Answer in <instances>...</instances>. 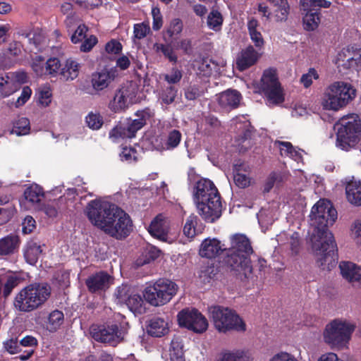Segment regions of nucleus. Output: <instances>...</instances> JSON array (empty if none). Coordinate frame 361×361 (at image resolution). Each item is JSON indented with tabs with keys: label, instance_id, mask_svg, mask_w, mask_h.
<instances>
[{
	"label": "nucleus",
	"instance_id": "obj_1",
	"mask_svg": "<svg viewBox=\"0 0 361 361\" xmlns=\"http://www.w3.org/2000/svg\"><path fill=\"white\" fill-rule=\"evenodd\" d=\"M85 214L92 224L117 240L126 238L133 230L130 216L109 201L101 199L90 201L85 208Z\"/></svg>",
	"mask_w": 361,
	"mask_h": 361
},
{
	"label": "nucleus",
	"instance_id": "obj_2",
	"mask_svg": "<svg viewBox=\"0 0 361 361\" xmlns=\"http://www.w3.org/2000/svg\"><path fill=\"white\" fill-rule=\"evenodd\" d=\"M230 241L226 264L236 274L249 278L252 270L250 256L253 252L250 240L243 234H235Z\"/></svg>",
	"mask_w": 361,
	"mask_h": 361
},
{
	"label": "nucleus",
	"instance_id": "obj_3",
	"mask_svg": "<svg viewBox=\"0 0 361 361\" xmlns=\"http://www.w3.org/2000/svg\"><path fill=\"white\" fill-rule=\"evenodd\" d=\"M50 294L51 288L47 283H32L16 294L13 305L18 311L29 312L42 306L47 300Z\"/></svg>",
	"mask_w": 361,
	"mask_h": 361
},
{
	"label": "nucleus",
	"instance_id": "obj_4",
	"mask_svg": "<svg viewBox=\"0 0 361 361\" xmlns=\"http://www.w3.org/2000/svg\"><path fill=\"white\" fill-rule=\"evenodd\" d=\"M336 147L348 152L355 149L361 140V120L357 114L342 117L336 125Z\"/></svg>",
	"mask_w": 361,
	"mask_h": 361
},
{
	"label": "nucleus",
	"instance_id": "obj_5",
	"mask_svg": "<svg viewBox=\"0 0 361 361\" xmlns=\"http://www.w3.org/2000/svg\"><path fill=\"white\" fill-rule=\"evenodd\" d=\"M355 95V90L350 84L336 81L325 88L321 105L325 110L338 111L353 100Z\"/></svg>",
	"mask_w": 361,
	"mask_h": 361
},
{
	"label": "nucleus",
	"instance_id": "obj_6",
	"mask_svg": "<svg viewBox=\"0 0 361 361\" xmlns=\"http://www.w3.org/2000/svg\"><path fill=\"white\" fill-rule=\"evenodd\" d=\"M355 324L348 320L336 319L325 326L323 339L325 343L332 349L343 350L348 348Z\"/></svg>",
	"mask_w": 361,
	"mask_h": 361
},
{
	"label": "nucleus",
	"instance_id": "obj_7",
	"mask_svg": "<svg viewBox=\"0 0 361 361\" xmlns=\"http://www.w3.org/2000/svg\"><path fill=\"white\" fill-rule=\"evenodd\" d=\"M209 311L214 326L218 332L226 334L231 331H246L245 322L235 311L219 305L211 307Z\"/></svg>",
	"mask_w": 361,
	"mask_h": 361
},
{
	"label": "nucleus",
	"instance_id": "obj_8",
	"mask_svg": "<svg viewBox=\"0 0 361 361\" xmlns=\"http://www.w3.org/2000/svg\"><path fill=\"white\" fill-rule=\"evenodd\" d=\"M178 288V286L174 281L160 279L145 288L143 296L151 305L162 306L171 301L177 294Z\"/></svg>",
	"mask_w": 361,
	"mask_h": 361
},
{
	"label": "nucleus",
	"instance_id": "obj_9",
	"mask_svg": "<svg viewBox=\"0 0 361 361\" xmlns=\"http://www.w3.org/2000/svg\"><path fill=\"white\" fill-rule=\"evenodd\" d=\"M154 111L147 108L141 111H137L134 119L128 118L125 123H121L114 128L109 133V138L114 142H118L121 140L126 138H133L136 133L140 130L147 123V121L153 117Z\"/></svg>",
	"mask_w": 361,
	"mask_h": 361
},
{
	"label": "nucleus",
	"instance_id": "obj_10",
	"mask_svg": "<svg viewBox=\"0 0 361 361\" xmlns=\"http://www.w3.org/2000/svg\"><path fill=\"white\" fill-rule=\"evenodd\" d=\"M92 337L97 341L115 346L122 341L128 333V324L121 322L102 325H92L90 329Z\"/></svg>",
	"mask_w": 361,
	"mask_h": 361
},
{
	"label": "nucleus",
	"instance_id": "obj_11",
	"mask_svg": "<svg viewBox=\"0 0 361 361\" xmlns=\"http://www.w3.org/2000/svg\"><path fill=\"white\" fill-rule=\"evenodd\" d=\"M309 216L310 227L328 228L336 221L337 212L331 202L321 199L312 207Z\"/></svg>",
	"mask_w": 361,
	"mask_h": 361
},
{
	"label": "nucleus",
	"instance_id": "obj_12",
	"mask_svg": "<svg viewBox=\"0 0 361 361\" xmlns=\"http://www.w3.org/2000/svg\"><path fill=\"white\" fill-rule=\"evenodd\" d=\"M138 88L135 83L130 82L116 90L108 107L114 113H121L130 105L139 102Z\"/></svg>",
	"mask_w": 361,
	"mask_h": 361
},
{
	"label": "nucleus",
	"instance_id": "obj_13",
	"mask_svg": "<svg viewBox=\"0 0 361 361\" xmlns=\"http://www.w3.org/2000/svg\"><path fill=\"white\" fill-rule=\"evenodd\" d=\"M260 87L267 99L269 106L280 104L284 101L283 90L274 69L264 71Z\"/></svg>",
	"mask_w": 361,
	"mask_h": 361
},
{
	"label": "nucleus",
	"instance_id": "obj_14",
	"mask_svg": "<svg viewBox=\"0 0 361 361\" xmlns=\"http://www.w3.org/2000/svg\"><path fill=\"white\" fill-rule=\"evenodd\" d=\"M178 324L197 334L204 332L208 328L205 317L195 308H185L177 315Z\"/></svg>",
	"mask_w": 361,
	"mask_h": 361
},
{
	"label": "nucleus",
	"instance_id": "obj_15",
	"mask_svg": "<svg viewBox=\"0 0 361 361\" xmlns=\"http://www.w3.org/2000/svg\"><path fill=\"white\" fill-rule=\"evenodd\" d=\"M307 242L314 255L336 247L333 234L326 228L310 227Z\"/></svg>",
	"mask_w": 361,
	"mask_h": 361
},
{
	"label": "nucleus",
	"instance_id": "obj_16",
	"mask_svg": "<svg viewBox=\"0 0 361 361\" xmlns=\"http://www.w3.org/2000/svg\"><path fill=\"white\" fill-rule=\"evenodd\" d=\"M61 65L59 59L51 57L46 60L42 56H35L31 58L30 67L33 73L38 77L51 76L58 75Z\"/></svg>",
	"mask_w": 361,
	"mask_h": 361
},
{
	"label": "nucleus",
	"instance_id": "obj_17",
	"mask_svg": "<svg viewBox=\"0 0 361 361\" xmlns=\"http://www.w3.org/2000/svg\"><path fill=\"white\" fill-rule=\"evenodd\" d=\"M148 231L152 236L162 242L172 243L176 239V235L171 232L169 221L162 214L157 215L152 220Z\"/></svg>",
	"mask_w": 361,
	"mask_h": 361
},
{
	"label": "nucleus",
	"instance_id": "obj_18",
	"mask_svg": "<svg viewBox=\"0 0 361 361\" xmlns=\"http://www.w3.org/2000/svg\"><path fill=\"white\" fill-rule=\"evenodd\" d=\"M199 214L208 222H214L221 215L222 205L220 197H214L209 201L204 200L196 204Z\"/></svg>",
	"mask_w": 361,
	"mask_h": 361
},
{
	"label": "nucleus",
	"instance_id": "obj_19",
	"mask_svg": "<svg viewBox=\"0 0 361 361\" xmlns=\"http://www.w3.org/2000/svg\"><path fill=\"white\" fill-rule=\"evenodd\" d=\"M44 197V192L41 186L32 184L24 191V199L20 201V208L25 211L41 209V202Z\"/></svg>",
	"mask_w": 361,
	"mask_h": 361
},
{
	"label": "nucleus",
	"instance_id": "obj_20",
	"mask_svg": "<svg viewBox=\"0 0 361 361\" xmlns=\"http://www.w3.org/2000/svg\"><path fill=\"white\" fill-rule=\"evenodd\" d=\"M25 73H8L0 76V97L6 98L20 88V84L25 82Z\"/></svg>",
	"mask_w": 361,
	"mask_h": 361
},
{
	"label": "nucleus",
	"instance_id": "obj_21",
	"mask_svg": "<svg viewBox=\"0 0 361 361\" xmlns=\"http://www.w3.org/2000/svg\"><path fill=\"white\" fill-rule=\"evenodd\" d=\"M118 76V72L116 67L104 68L92 75V86L94 90L102 91L107 88Z\"/></svg>",
	"mask_w": 361,
	"mask_h": 361
},
{
	"label": "nucleus",
	"instance_id": "obj_22",
	"mask_svg": "<svg viewBox=\"0 0 361 361\" xmlns=\"http://www.w3.org/2000/svg\"><path fill=\"white\" fill-rule=\"evenodd\" d=\"M336 64L344 70L357 69L361 66V50L343 49L337 56Z\"/></svg>",
	"mask_w": 361,
	"mask_h": 361
},
{
	"label": "nucleus",
	"instance_id": "obj_23",
	"mask_svg": "<svg viewBox=\"0 0 361 361\" xmlns=\"http://www.w3.org/2000/svg\"><path fill=\"white\" fill-rule=\"evenodd\" d=\"M214 197L220 196L214 184L210 180L202 178L197 182L194 191L195 204L197 202L209 201L211 199L214 200Z\"/></svg>",
	"mask_w": 361,
	"mask_h": 361
},
{
	"label": "nucleus",
	"instance_id": "obj_24",
	"mask_svg": "<svg viewBox=\"0 0 361 361\" xmlns=\"http://www.w3.org/2000/svg\"><path fill=\"white\" fill-rule=\"evenodd\" d=\"M113 282L110 275L104 271H100L90 276L85 281L90 292L100 293L109 288Z\"/></svg>",
	"mask_w": 361,
	"mask_h": 361
},
{
	"label": "nucleus",
	"instance_id": "obj_25",
	"mask_svg": "<svg viewBox=\"0 0 361 361\" xmlns=\"http://www.w3.org/2000/svg\"><path fill=\"white\" fill-rule=\"evenodd\" d=\"M181 138V133L178 130H173L169 132L165 141L154 137L152 141V149L157 151L173 150L179 145Z\"/></svg>",
	"mask_w": 361,
	"mask_h": 361
},
{
	"label": "nucleus",
	"instance_id": "obj_26",
	"mask_svg": "<svg viewBox=\"0 0 361 361\" xmlns=\"http://www.w3.org/2000/svg\"><path fill=\"white\" fill-rule=\"evenodd\" d=\"M233 180L235 184L240 188L248 187L251 183L249 176L250 166L241 160H237L233 164Z\"/></svg>",
	"mask_w": 361,
	"mask_h": 361
},
{
	"label": "nucleus",
	"instance_id": "obj_27",
	"mask_svg": "<svg viewBox=\"0 0 361 361\" xmlns=\"http://www.w3.org/2000/svg\"><path fill=\"white\" fill-rule=\"evenodd\" d=\"M339 269L342 277L351 284L361 281V267L357 264L342 261L339 264Z\"/></svg>",
	"mask_w": 361,
	"mask_h": 361
},
{
	"label": "nucleus",
	"instance_id": "obj_28",
	"mask_svg": "<svg viewBox=\"0 0 361 361\" xmlns=\"http://www.w3.org/2000/svg\"><path fill=\"white\" fill-rule=\"evenodd\" d=\"M226 250L224 244L216 238H207L201 244L200 255L207 258H214Z\"/></svg>",
	"mask_w": 361,
	"mask_h": 361
},
{
	"label": "nucleus",
	"instance_id": "obj_29",
	"mask_svg": "<svg viewBox=\"0 0 361 361\" xmlns=\"http://www.w3.org/2000/svg\"><path fill=\"white\" fill-rule=\"evenodd\" d=\"M259 58V54L252 46L243 49L236 59L237 68L244 71L253 66Z\"/></svg>",
	"mask_w": 361,
	"mask_h": 361
},
{
	"label": "nucleus",
	"instance_id": "obj_30",
	"mask_svg": "<svg viewBox=\"0 0 361 361\" xmlns=\"http://www.w3.org/2000/svg\"><path fill=\"white\" fill-rule=\"evenodd\" d=\"M277 241L289 249L291 255H296L300 250V236L296 232H283L277 235Z\"/></svg>",
	"mask_w": 361,
	"mask_h": 361
},
{
	"label": "nucleus",
	"instance_id": "obj_31",
	"mask_svg": "<svg viewBox=\"0 0 361 361\" xmlns=\"http://www.w3.org/2000/svg\"><path fill=\"white\" fill-rule=\"evenodd\" d=\"M231 125L233 130L240 137L237 140L238 142V145L240 147V144L245 142L250 137V123L245 116H239L232 120Z\"/></svg>",
	"mask_w": 361,
	"mask_h": 361
},
{
	"label": "nucleus",
	"instance_id": "obj_32",
	"mask_svg": "<svg viewBox=\"0 0 361 361\" xmlns=\"http://www.w3.org/2000/svg\"><path fill=\"white\" fill-rule=\"evenodd\" d=\"M247 352L241 348H224L218 355L216 361H250Z\"/></svg>",
	"mask_w": 361,
	"mask_h": 361
},
{
	"label": "nucleus",
	"instance_id": "obj_33",
	"mask_svg": "<svg viewBox=\"0 0 361 361\" xmlns=\"http://www.w3.org/2000/svg\"><path fill=\"white\" fill-rule=\"evenodd\" d=\"M279 203L276 202H273L267 208H262L257 214L259 224L262 228L266 227L273 224V222L278 219L279 212Z\"/></svg>",
	"mask_w": 361,
	"mask_h": 361
},
{
	"label": "nucleus",
	"instance_id": "obj_34",
	"mask_svg": "<svg viewBox=\"0 0 361 361\" xmlns=\"http://www.w3.org/2000/svg\"><path fill=\"white\" fill-rule=\"evenodd\" d=\"M240 94L234 90H228L218 96L219 105L224 109L236 108L240 101Z\"/></svg>",
	"mask_w": 361,
	"mask_h": 361
},
{
	"label": "nucleus",
	"instance_id": "obj_35",
	"mask_svg": "<svg viewBox=\"0 0 361 361\" xmlns=\"http://www.w3.org/2000/svg\"><path fill=\"white\" fill-rule=\"evenodd\" d=\"M345 195L347 200L353 205H361V181L351 180L346 184Z\"/></svg>",
	"mask_w": 361,
	"mask_h": 361
},
{
	"label": "nucleus",
	"instance_id": "obj_36",
	"mask_svg": "<svg viewBox=\"0 0 361 361\" xmlns=\"http://www.w3.org/2000/svg\"><path fill=\"white\" fill-rule=\"evenodd\" d=\"M30 44H32L37 51H42L49 45V40L44 31L39 28H34L25 35Z\"/></svg>",
	"mask_w": 361,
	"mask_h": 361
},
{
	"label": "nucleus",
	"instance_id": "obj_37",
	"mask_svg": "<svg viewBox=\"0 0 361 361\" xmlns=\"http://www.w3.org/2000/svg\"><path fill=\"white\" fill-rule=\"evenodd\" d=\"M169 320L157 317L152 319L147 328L149 334L155 337H161L166 335L169 330Z\"/></svg>",
	"mask_w": 361,
	"mask_h": 361
},
{
	"label": "nucleus",
	"instance_id": "obj_38",
	"mask_svg": "<svg viewBox=\"0 0 361 361\" xmlns=\"http://www.w3.org/2000/svg\"><path fill=\"white\" fill-rule=\"evenodd\" d=\"M319 265L323 269L330 270L337 264V255L336 247H331L321 254L315 255Z\"/></svg>",
	"mask_w": 361,
	"mask_h": 361
},
{
	"label": "nucleus",
	"instance_id": "obj_39",
	"mask_svg": "<svg viewBox=\"0 0 361 361\" xmlns=\"http://www.w3.org/2000/svg\"><path fill=\"white\" fill-rule=\"evenodd\" d=\"M275 145L279 148L282 157H290L298 163L302 161V152L299 149L295 148L290 142L277 141L275 142Z\"/></svg>",
	"mask_w": 361,
	"mask_h": 361
},
{
	"label": "nucleus",
	"instance_id": "obj_40",
	"mask_svg": "<svg viewBox=\"0 0 361 361\" xmlns=\"http://www.w3.org/2000/svg\"><path fill=\"white\" fill-rule=\"evenodd\" d=\"M193 66L197 73L203 76H210L214 73L219 71L217 64L209 59L196 60L194 62Z\"/></svg>",
	"mask_w": 361,
	"mask_h": 361
},
{
	"label": "nucleus",
	"instance_id": "obj_41",
	"mask_svg": "<svg viewBox=\"0 0 361 361\" xmlns=\"http://www.w3.org/2000/svg\"><path fill=\"white\" fill-rule=\"evenodd\" d=\"M19 238L11 234L0 239V253L2 257L9 255L19 247Z\"/></svg>",
	"mask_w": 361,
	"mask_h": 361
},
{
	"label": "nucleus",
	"instance_id": "obj_42",
	"mask_svg": "<svg viewBox=\"0 0 361 361\" xmlns=\"http://www.w3.org/2000/svg\"><path fill=\"white\" fill-rule=\"evenodd\" d=\"M247 29L252 42L255 46L261 49L264 44V40L261 33V27L258 21L254 18H251L247 22Z\"/></svg>",
	"mask_w": 361,
	"mask_h": 361
},
{
	"label": "nucleus",
	"instance_id": "obj_43",
	"mask_svg": "<svg viewBox=\"0 0 361 361\" xmlns=\"http://www.w3.org/2000/svg\"><path fill=\"white\" fill-rule=\"evenodd\" d=\"M80 64L73 59H68L61 70V75L66 80H73L79 75Z\"/></svg>",
	"mask_w": 361,
	"mask_h": 361
},
{
	"label": "nucleus",
	"instance_id": "obj_44",
	"mask_svg": "<svg viewBox=\"0 0 361 361\" xmlns=\"http://www.w3.org/2000/svg\"><path fill=\"white\" fill-rule=\"evenodd\" d=\"M271 4L274 9L272 16L276 21H283L288 18L289 13V4L287 0H268Z\"/></svg>",
	"mask_w": 361,
	"mask_h": 361
},
{
	"label": "nucleus",
	"instance_id": "obj_45",
	"mask_svg": "<svg viewBox=\"0 0 361 361\" xmlns=\"http://www.w3.org/2000/svg\"><path fill=\"white\" fill-rule=\"evenodd\" d=\"M303 14V25L307 30H315L320 22L319 12L318 8L309 10H301Z\"/></svg>",
	"mask_w": 361,
	"mask_h": 361
},
{
	"label": "nucleus",
	"instance_id": "obj_46",
	"mask_svg": "<svg viewBox=\"0 0 361 361\" xmlns=\"http://www.w3.org/2000/svg\"><path fill=\"white\" fill-rule=\"evenodd\" d=\"M42 253V249L41 245L34 241H30L27 243L26 245L24 256L27 263L34 265L37 262Z\"/></svg>",
	"mask_w": 361,
	"mask_h": 361
},
{
	"label": "nucleus",
	"instance_id": "obj_47",
	"mask_svg": "<svg viewBox=\"0 0 361 361\" xmlns=\"http://www.w3.org/2000/svg\"><path fill=\"white\" fill-rule=\"evenodd\" d=\"M63 320V313L59 310H54L48 317L46 322V329L50 332H54L59 329Z\"/></svg>",
	"mask_w": 361,
	"mask_h": 361
},
{
	"label": "nucleus",
	"instance_id": "obj_48",
	"mask_svg": "<svg viewBox=\"0 0 361 361\" xmlns=\"http://www.w3.org/2000/svg\"><path fill=\"white\" fill-rule=\"evenodd\" d=\"M171 361H185L183 356V343L179 338H174L169 349Z\"/></svg>",
	"mask_w": 361,
	"mask_h": 361
},
{
	"label": "nucleus",
	"instance_id": "obj_49",
	"mask_svg": "<svg viewBox=\"0 0 361 361\" xmlns=\"http://www.w3.org/2000/svg\"><path fill=\"white\" fill-rule=\"evenodd\" d=\"M85 122L90 129L92 130H98L102 127L104 124V119L99 112L90 111L85 116Z\"/></svg>",
	"mask_w": 361,
	"mask_h": 361
},
{
	"label": "nucleus",
	"instance_id": "obj_50",
	"mask_svg": "<svg viewBox=\"0 0 361 361\" xmlns=\"http://www.w3.org/2000/svg\"><path fill=\"white\" fill-rule=\"evenodd\" d=\"M153 50L157 54L161 53L169 61L176 63L178 57L171 44L155 43L153 45Z\"/></svg>",
	"mask_w": 361,
	"mask_h": 361
},
{
	"label": "nucleus",
	"instance_id": "obj_51",
	"mask_svg": "<svg viewBox=\"0 0 361 361\" xmlns=\"http://www.w3.org/2000/svg\"><path fill=\"white\" fill-rule=\"evenodd\" d=\"M144 301L142 296L134 290L128 298L126 306L134 312L142 313Z\"/></svg>",
	"mask_w": 361,
	"mask_h": 361
},
{
	"label": "nucleus",
	"instance_id": "obj_52",
	"mask_svg": "<svg viewBox=\"0 0 361 361\" xmlns=\"http://www.w3.org/2000/svg\"><path fill=\"white\" fill-rule=\"evenodd\" d=\"M30 121L25 117L18 118L14 123L11 133L18 136L26 135L30 133Z\"/></svg>",
	"mask_w": 361,
	"mask_h": 361
},
{
	"label": "nucleus",
	"instance_id": "obj_53",
	"mask_svg": "<svg viewBox=\"0 0 361 361\" xmlns=\"http://www.w3.org/2000/svg\"><path fill=\"white\" fill-rule=\"evenodd\" d=\"M134 288L127 284L118 286L114 292L115 302L118 304L126 305Z\"/></svg>",
	"mask_w": 361,
	"mask_h": 361
},
{
	"label": "nucleus",
	"instance_id": "obj_54",
	"mask_svg": "<svg viewBox=\"0 0 361 361\" xmlns=\"http://www.w3.org/2000/svg\"><path fill=\"white\" fill-rule=\"evenodd\" d=\"M223 21L221 13L216 10H212L207 16V23L209 29L218 32L221 29Z\"/></svg>",
	"mask_w": 361,
	"mask_h": 361
},
{
	"label": "nucleus",
	"instance_id": "obj_55",
	"mask_svg": "<svg viewBox=\"0 0 361 361\" xmlns=\"http://www.w3.org/2000/svg\"><path fill=\"white\" fill-rule=\"evenodd\" d=\"M38 102L44 107L48 106L52 99L51 89L48 85H44L39 87L37 90Z\"/></svg>",
	"mask_w": 361,
	"mask_h": 361
},
{
	"label": "nucleus",
	"instance_id": "obj_56",
	"mask_svg": "<svg viewBox=\"0 0 361 361\" xmlns=\"http://www.w3.org/2000/svg\"><path fill=\"white\" fill-rule=\"evenodd\" d=\"M331 5L330 1L326 0H301V10H309L312 8H329Z\"/></svg>",
	"mask_w": 361,
	"mask_h": 361
},
{
	"label": "nucleus",
	"instance_id": "obj_57",
	"mask_svg": "<svg viewBox=\"0 0 361 361\" xmlns=\"http://www.w3.org/2000/svg\"><path fill=\"white\" fill-rule=\"evenodd\" d=\"M283 175L281 172H272L270 173L264 185V191L269 192L275 184L283 181Z\"/></svg>",
	"mask_w": 361,
	"mask_h": 361
},
{
	"label": "nucleus",
	"instance_id": "obj_58",
	"mask_svg": "<svg viewBox=\"0 0 361 361\" xmlns=\"http://www.w3.org/2000/svg\"><path fill=\"white\" fill-rule=\"evenodd\" d=\"M63 197H60L58 200H54L45 204L43 207V211L46 215L50 218L56 217L61 209V207L59 206V202L63 201Z\"/></svg>",
	"mask_w": 361,
	"mask_h": 361
},
{
	"label": "nucleus",
	"instance_id": "obj_59",
	"mask_svg": "<svg viewBox=\"0 0 361 361\" xmlns=\"http://www.w3.org/2000/svg\"><path fill=\"white\" fill-rule=\"evenodd\" d=\"M197 217L195 215H190L185 222L183 227V233L188 238H192L195 235V224L197 223Z\"/></svg>",
	"mask_w": 361,
	"mask_h": 361
},
{
	"label": "nucleus",
	"instance_id": "obj_60",
	"mask_svg": "<svg viewBox=\"0 0 361 361\" xmlns=\"http://www.w3.org/2000/svg\"><path fill=\"white\" fill-rule=\"evenodd\" d=\"M137 152L133 147H123L119 154L120 159L122 161L131 163L137 159Z\"/></svg>",
	"mask_w": 361,
	"mask_h": 361
},
{
	"label": "nucleus",
	"instance_id": "obj_61",
	"mask_svg": "<svg viewBox=\"0 0 361 361\" xmlns=\"http://www.w3.org/2000/svg\"><path fill=\"white\" fill-rule=\"evenodd\" d=\"M149 31L150 27L148 23H142L134 25V37L138 39L145 37Z\"/></svg>",
	"mask_w": 361,
	"mask_h": 361
},
{
	"label": "nucleus",
	"instance_id": "obj_62",
	"mask_svg": "<svg viewBox=\"0 0 361 361\" xmlns=\"http://www.w3.org/2000/svg\"><path fill=\"white\" fill-rule=\"evenodd\" d=\"M176 93L177 91L174 87H169L162 92L160 99L162 103L166 105L170 104L174 101Z\"/></svg>",
	"mask_w": 361,
	"mask_h": 361
},
{
	"label": "nucleus",
	"instance_id": "obj_63",
	"mask_svg": "<svg viewBox=\"0 0 361 361\" xmlns=\"http://www.w3.org/2000/svg\"><path fill=\"white\" fill-rule=\"evenodd\" d=\"M32 94V90L30 87L25 86L23 88L20 95L14 102V106L18 108L24 105L30 98Z\"/></svg>",
	"mask_w": 361,
	"mask_h": 361
},
{
	"label": "nucleus",
	"instance_id": "obj_64",
	"mask_svg": "<svg viewBox=\"0 0 361 361\" xmlns=\"http://www.w3.org/2000/svg\"><path fill=\"white\" fill-rule=\"evenodd\" d=\"M269 361H299V360L290 353L280 351L274 354Z\"/></svg>",
	"mask_w": 361,
	"mask_h": 361
}]
</instances>
